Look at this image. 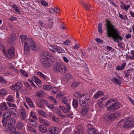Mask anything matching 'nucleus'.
I'll return each instance as SVG.
<instances>
[{"label":"nucleus","instance_id":"obj_24","mask_svg":"<svg viewBox=\"0 0 134 134\" xmlns=\"http://www.w3.org/2000/svg\"><path fill=\"white\" fill-rule=\"evenodd\" d=\"M38 127L39 131L42 133H45L47 131V128L43 125H39Z\"/></svg>","mask_w":134,"mask_h":134},{"label":"nucleus","instance_id":"obj_54","mask_svg":"<svg viewBox=\"0 0 134 134\" xmlns=\"http://www.w3.org/2000/svg\"><path fill=\"white\" fill-rule=\"evenodd\" d=\"M58 91V88L56 87H54L52 89V92L54 94L56 93Z\"/></svg>","mask_w":134,"mask_h":134},{"label":"nucleus","instance_id":"obj_21","mask_svg":"<svg viewBox=\"0 0 134 134\" xmlns=\"http://www.w3.org/2000/svg\"><path fill=\"white\" fill-rule=\"evenodd\" d=\"M104 92L101 91H99L93 96V97L97 99L100 97L102 95L104 94Z\"/></svg>","mask_w":134,"mask_h":134},{"label":"nucleus","instance_id":"obj_62","mask_svg":"<svg viewBox=\"0 0 134 134\" xmlns=\"http://www.w3.org/2000/svg\"><path fill=\"white\" fill-rule=\"evenodd\" d=\"M130 69H128L127 70L125 74V76L126 77H128L130 75Z\"/></svg>","mask_w":134,"mask_h":134},{"label":"nucleus","instance_id":"obj_43","mask_svg":"<svg viewBox=\"0 0 134 134\" xmlns=\"http://www.w3.org/2000/svg\"><path fill=\"white\" fill-rule=\"evenodd\" d=\"M12 7L14 8L16 13H19L20 10L19 7L15 5H12Z\"/></svg>","mask_w":134,"mask_h":134},{"label":"nucleus","instance_id":"obj_37","mask_svg":"<svg viewBox=\"0 0 134 134\" xmlns=\"http://www.w3.org/2000/svg\"><path fill=\"white\" fill-rule=\"evenodd\" d=\"M49 116L50 118L52 119L53 121H56L58 122L59 121V119L55 117L52 114H50L49 115Z\"/></svg>","mask_w":134,"mask_h":134},{"label":"nucleus","instance_id":"obj_58","mask_svg":"<svg viewBox=\"0 0 134 134\" xmlns=\"http://www.w3.org/2000/svg\"><path fill=\"white\" fill-rule=\"evenodd\" d=\"M63 94L60 92L58 93L56 95V97L58 98H62L63 97Z\"/></svg>","mask_w":134,"mask_h":134},{"label":"nucleus","instance_id":"obj_28","mask_svg":"<svg viewBox=\"0 0 134 134\" xmlns=\"http://www.w3.org/2000/svg\"><path fill=\"white\" fill-rule=\"evenodd\" d=\"M38 114L40 115L44 118H47L48 115L44 111L41 110H38Z\"/></svg>","mask_w":134,"mask_h":134},{"label":"nucleus","instance_id":"obj_13","mask_svg":"<svg viewBox=\"0 0 134 134\" xmlns=\"http://www.w3.org/2000/svg\"><path fill=\"white\" fill-rule=\"evenodd\" d=\"M38 119L39 122L41 123L44 125L46 126H48L50 124V123L49 121L41 117H39Z\"/></svg>","mask_w":134,"mask_h":134},{"label":"nucleus","instance_id":"obj_52","mask_svg":"<svg viewBox=\"0 0 134 134\" xmlns=\"http://www.w3.org/2000/svg\"><path fill=\"white\" fill-rule=\"evenodd\" d=\"M30 115L34 119L36 120H37V117L35 113L33 111H31L30 112Z\"/></svg>","mask_w":134,"mask_h":134},{"label":"nucleus","instance_id":"obj_6","mask_svg":"<svg viewBox=\"0 0 134 134\" xmlns=\"http://www.w3.org/2000/svg\"><path fill=\"white\" fill-rule=\"evenodd\" d=\"M119 123L120 124V125L123 124V126L125 128L133 127H134V118H128L125 122L123 120H122L119 122Z\"/></svg>","mask_w":134,"mask_h":134},{"label":"nucleus","instance_id":"obj_2","mask_svg":"<svg viewBox=\"0 0 134 134\" xmlns=\"http://www.w3.org/2000/svg\"><path fill=\"white\" fill-rule=\"evenodd\" d=\"M121 105L120 103L116 102L107 107V110L111 112H109L107 115L104 116V120L105 121H107L108 120H112L117 117L120 116L121 115L120 112L114 113L113 111L119 109Z\"/></svg>","mask_w":134,"mask_h":134},{"label":"nucleus","instance_id":"obj_11","mask_svg":"<svg viewBox=\"0 0 134 134\" xmlns=\"http://www.w3.org/2000/svg\"><path fill=\"white\" fill-rule=\"evenodd\" d=\"M20 116L21 119L25 120L26 117V113L24 108L21 107L20 110Z\"/></svg>","mask_w":134,"mask_h":134},{"label":"nucleus","instance_id":"obj_33","mask_svg":"<svg viewBox=\"0 0 134 134\" xmlns=\"http://www.w3.org/2000/svg\"><path fill=\"white\" fill-rule=\"evenodd\" d=\"M88 134H97V132L94 128H90L88 131Z\"/></svg>","mask_w":134,"mask_h":134},{"label":"nucleus","instance_id":"obj_46","mask_svg":"<svg viewBox=\"0 0 134 134\" xmlns=\"http://www.w3.org/2000/svg\"><path fill=\"white\" fill-rule=\"evenodd\" d=\"M80 82L79 81H74L72 82L71 86L72 87H77L79 85H80Z\"/></svg>","mask_w":134,"mask_h":134},{"label":"nucleus","instance_id":"obj_42","mask_svg":"<svg viewBox=\"0 0 134 134\" xmlns=\"http://www.w3.org/2000/svg\"><path fill=\"white\" fill-rule=\"evenodd\" d=\"M88 109L87 107L86 108H85L82 109L81 110V114L84 116L85 115L87 114L88 112Z\"/></svg>","mask_w":134,"mask_h":134},{"label":"nucleus","instance_id":"obj_60","mask_svg":"<svg viewBox=\"0 0 134 134\" xmlns=\"http://www.w3.org/2000/svg\"><path fill=\"white\" fill-rule=\"evenodd\" d=\"M41 3L42 5L46 6L48 5V3L45 1L42 0L41 1Z\"/></svg>","mask_w":134,"mask_h":134},{"label":"nucleus","instance_id":"obj_45","mask_svg":"<svg viewBox=\"0 0 134 134\" xmlns=\"http://www.w3.org/2000/svg\"><path fill=\"white\" fill-rule=\"evenodd\" d=\"M98 31L100 34H101L102 33V24L101 23H99L98 24Z\"/></svg>","mask_w":134,"mask_h":134},{"label":"nucleus","instance_id":"obj_1","mask_svg":"<svg viewBox=\"0 0 134 134\" xmlns=\"http://www.w3.org/2000/svg\"><path fill=\"white\" fill-rule=\"evenodd\" d=\"M107 34L108 37L111 38L113 41L118 43V46L122 47V43L119 41H121L123 39L121 36L120 31L116 28L115 26L113 25L109 20L106 21Z\"/></svg>","mask_w":134,"mask_h":134},{"label":"nucleus","instance_id":"obj_35","mask_svg":"<svg viewBox=\"0 0 134 134\" xmlns=\"http://www.w3.org/2000/svg\"><path fill=\"white\" fill-rule=\"evenodd\" d=\"M72 105L74 108H77L78 105V101L76 99H73Z\"/></svg>","mask_w":134,"mask_h":134},{"label":"nucleus","instance_id":"obj_22","mask_svg":"<svg viewBox=\"0 0 134 134\" xmlns=\"http://www.w3.org/2000/svg\"><path fill=\"white\" fill-rule=\"evenodd\" d=\"M80 99H83V100H89L90 99V94H89L85 93L82 95Z\"/></svg>","mask_w":134,"mask_h":134},{"label":"nucleus","instance_id":"obj_59","mask_svg":"<svg viewBox=\"0 0 134 134\" xmlns=\"http://www.w3.org/2000/svg\"><path fill=\"white\" fill-rule=\"evenodd\" d=\"M95 41L98 43L102 44L103 42V41L99 38H96Z\"/></svg>","mask_w":134,"mask_h":134},{"label":"nucleus","instance_id":"obj_63","mask_svg":"<svg viewBox=\"0 0 134 134\" xmlns=\"http://www.w3.org/2000/svg\"><path fill=\"white\" fill-rule=\"evenodd\" d=\"M71 43L70 41L69 40H67L64 42L63 43L67 45H69Z\"/></svg>","mask_w":134,"mask_h":134},{"label":"nucleus","instance_id":"obj_3","mask_svg":"<svg viewBox=\"0 0 134 134\" xmlns=\"http://www.w3.org/2000/svg\"><path fill=\"white\" fill-rule=\"evenodd\" d=\"M41 57L42 64L45 67L50 66L54 61V59L52 55L47 51H43Z\"/></svg>","mask_w":134,"mask_h":134},{"label":"nucleus","instance_id":"obj_56","mask_svg":"<svg viewBox=\"0 0 134 134\" xmlns=\"http://www.w3.org/2000/svg\"><path fill=\"white\" fill-rule=\"evenodd\" d=\"M7 103L9 107H13L15 108L16 107V106L15 104L11 103L10 102H7Z\"/></svg>","mask_w":134,"mask_h":134},{"label":"nucleus","instance_id":"obj_50","mask_svg":"<svg viewBox=\"0 0 134 134\" xmlns=\"http://www.w3.org/2000/svg\"><path fill=\"white\" fill-rule=\"evenodd\" d=\"M81 96V93L79 92H76L74 94L75 97L76 98H79V99Z\"/></svg>","mask_w":134,"mask_h":134},{"label":"nucleus","instance_id":"obj_61","mask_svg":"<svg viewBox=\"0 0 134 134\" xmlns=\"http://www.w3.org/2000/svg\"><path fill=\"white\" fill-rule=\"evenodd\" d=\"M119 15L120 17L121 18V19L123 20H125V18L127 17V16L126 15L123 16L122 15L120 14V13L119 14Z\"/></svg>","mask_w":134,"mask_h":134},{"label":"nucleus","instance_id":"obj_12","mask_svg":"<svg viewBox=\"0 0 134 134\" xmlns=\"http://www.w3.org/2000/svg\"><path fill=\"white\" fill-rule=\"evenodd\" d=\"M65 107L62 106H59L60 109L64 113H66L68 112L70 109V107L69 104L65 105Z\"/></svg>","mask_w":134,"mask_h":134},{"label":"nucleus","instance_id":"obj_29","mask_svg":"<svg viewBox=\"0 0 134 134\" xmlns=\"http://www.w3.org/2000/svg\"><path fill=\"white\" fill-rule=\"evenodd\" d=\"M37 74L38 76L42 78L44 80H48V77L44 75L42 72L40 71L38 72Z\"/></svg>","mask_w":134,"mask_h":134},{"label":"nucleus","instance_id":"obj_26","mask_svg":"<svg viewBox=\"0 0 134 134\" xmlns=\"http://www.w3.org/2000/svg\"><path fill=\"white\" fill-rule=\"evenodd\" d=\"M50 47L52 48H49V49L52 51V52L53 53H55L56 51L58 52V49H59V46H58L55 45H52L50 46Z\"/></svg>","mask_w":134,"mask_h":134},{"label":"nucleus","instance_id":"obj_51","mask_svg":"<svg viewBox=\"0 0 134 134\" xmlns=\"http://www.w3.org/2000/svg\"><path fill=\"white\" fill-rule=\"evenodd\" d=\"M57 113L58 115L63 119H64L66 117V116L64 115L60 111H58Z\"/></svg>","mask_w":134,"mask_h":134},{"label":"nucleus","instance_id":"obj_64","mask_svg":"<svg viewBox=\"0 0 134 134\" xmlns=\"http://www.w3.org/2000/svg\"><path fill=\"white\" fill-rule=\"evenodd\" d=\"M41 100L43 105H46V106L47 105L48 102L46 100L43 99H41Z\"/></svg>","mask_w":134,"mask_h":134},{"label":"nucleus","instance_id":"obj_5","mask_svg":"<svg viewBox=\"0 0 134 134\" xmlns=\"http://www.w3.org/2000/svg\"><path fill=\"white\" fill-rule=\"evenodd\" d=\"M53 69L55 72H59L63 74L67 71L66 67L65 65L60 63H55L54 65Z\"/></svg>","mask_w":134,"mask_h":134},{"label":"nucleus","instance_id":"obj_31","mask_svg":"<svg viewBox=\"0 0 134 134\" xmlns=\"http://www.w3.org/2000/svg\"><path fill=\"white\" fill-rule=\"evenodd\" d=\"M15 40L16 37L15 36L13 35H11L10 38L8 39V41L10 43L14 44L15 43Z\"/></svg>","mask_w":134,"mask_h":134},{"label":"nucleus","instance_id":"obj_44","mask_svg":"<svg viewBox=\"0 0 134 134\" xmlns=\"http://www.w3.org/2000/svg\"><path fill=\"white\" fill-rule=\"evenodd\" d=\"M78 130L76 131L74 133V134H80L81 131L82 130V128L81 126H79L77 127Z\"/></svg>","mask_w":134,"mask_h":134},{"label":"nucleus","instance_id":"obj_9","mask_svg":"<svg viewBox=\"0 0 134 134\" xmlns=\"http://www.w3.org/2000/svg\"><path fill=\"white\" fill-rule=\"evenodd\" d=\"M14 49L13 47H11L6 52L5 51L4 49H3V52L5 56L9 59L13 57L14 56Z\"/></svg>","mask_w":134,"mask_h":134},{"label":"nucleus","instance_id":"obj_55","mask_svg":"<svg viewBox=\"0 0 134 134\" xmlns=\"http://www.w3.org/2000/svg\"><path fill=\"white\" fill-rule=\"evenodd\" d=\"M58 52L59 53H65V52L64 49L59 47Z\"/></svg>","mask_w":134,"mask_h":134},{"label":"nucleus","instance_id":"obj_10","mask_svg":"<svg viewBox=\"0 0 134 134\" xmlns=\"http://www.w3.org/2000/svg\"><path fill=\"white\" fill-rule=\"evenodd\" d=\"M28 46H29L30 49L34 51L37 50L38 48L35 44V42L32 38H29L28 39Z\"/></svg>","mask_w":134,"mask_h":134},{"label":"nucleus","instance_id":"obj_49","mask_svg":"<svg viewBox=\"0 0 134 134\" xmlns=\"http://www.w3.org/2000/svg\"><path fill=\"white\" fill-rule=\"evenodd\" d=\"M50 9H51V10L53 11V12L58 13H59V9L57 7H55L54 8H50Z\"/></svg>","mask_w":134,"mask_h":134},{"label":"nucleus","instance_id":"obj_39","mask_svg":"<svg viewBox=\"0 0 134 134\" xmlns=\"http://www.w3.org/2000/svg\"><path fill=\"white\" fill-rule=\"evenodd\" d=\"M52 87V86L49 85H45L43 86V89L45 90H50Z\"/></svg>","mask_w":134,"mask_h":134},{"label":"nucleus","instance_id":"obj_48","mask_svg":"<svg viewBox=\"0 0 134 134\" xmlns=\"http://www.w3.org/2000/svg\"><path fill=\"white\" fill-rule=\"evenodd\" d=\"M20 71L21 73L24 76L26 77H29L28 74L24 70L20 69Z\"/></svg>","mask_w":134,"mask_h":134},{"label":"nucleus","instance_id":"obj_8","mask_svg":"<svg viewBox=\"0 0 134 134\" xmlns=\"http://www.w3.org/2000/svg\"><path fill=\"white\" fill-rule=\"evenodd\" d=\"M23 88V84L20 82H17L13 84L10 86L11 89L14 91H18Z\"/></svg>","mask_w":134,"mask_h":134},{"label":"nucleus","instance_id":"obj_30","mask_svg":"<svg viewBox=\"0 0 134 134\" xmlns=\"http://www.w3.org/2000/svg\"><path fill=\"white\" fill-rule=\"evenodd\" d=\"M117 78V79H116L115 77H114L112 79H111V80L112 82H114L115 83L118 84L119 83V80H120L121 78L118 75Z\"/></svg>","mask_w":134,"mask_h":134},{"label":"nucleus","instance_id":"obj_36","mask_svg":"<svg viewBox=\"0 0 134 134\" xmlns=\"http://www.w3.org/2000/svg\"><path fill=\"white\" fill-rule=\"evenodd\" d=\"M27 129L28 131L32 132L35 133H36V130L29 125H27Z\"/></svg>","mask_w":134,"mask_h":134},{"label":"nucleus","instance_id":"obj_17","mask_svg":"<svg viewBox=\"0 0 134 134\" xmlns=\"http://www.w3.org/2000/svg\"><path fill=\"white\" fill-rule=\"evenodd\" d=\"M32 79L33 81H34L36 83L37 85L39 87H41L42 85L41 83V81L38 78L34 76H33L32 77Z\"/></svg>","mask_w":134,"mask_h":134},{"label":"nucleus","instance_id":"obj_47","mask_svg":"<svg viewBox=\"0 0 134 134\" xmlns=\"http://www.w3.org/2000/svg\"><path fill=\"white\" fill-rule=\"evenodd\" d=\"M72 78V76L69 74H67L64 76V78L66 79V81L70 79H71Z\"/></svg>","mask_w":134,"mask_h":134},{"label":"nucleus","instance_id":"obj_19","mask_svg":"<svg viewBox=\"0 0 134 134\" xmlns=\"http://www.w3.org/2000/svg\"><path fill=\"white\" fill-rule=\"evenodd\" d=\"M58 129L57 127L52 126L49 128L48 131L49 132L53 134H57Z\"/></svg>","mask_w":134,"mask_h":134},{"label":"nucleus","instance_id":"obj_53","mask_svg":"<svg viewBox=\"0 0 134 134\" xmlns=\"http://www.w3.org/2000/svg\"><path fill=\"white\" fill-rule=\"evenodd\" d=\"M131 53L133 55L132 56H131L129 55L128 56L129 58L131 59L134 60V50L131 51Z\"/></svg>","mask_w":134,"mask_h":134},{"label":"nucleus","instance_id":"obj_25","mask_svg":"<svg viewBox=\"0 0 134 134\" xmlns=\"http://www.w3.org/2000/svg\"><path fill=\"white\" fill-rule=\"evenodd\" d=\"M7 103L3 102L1 103L0 105V109L3 110H6L8 109V108L7 106Z\"/></svg>","mask_w":134,"mask_h":134},{"label":"nucleus","instance_id":"obj_16","mask_svg":"<svg viewBox=\"0 0 134 134\" xmlns=\"http://www.w3.org/2000/svg\"><path fill=\"white\" fill-rule=\"evenodd\" d=\"M26 122L36 127L37 125V123L36 121L31 119H27L26 120Z\"/></svg>","mask_w":134,"mask_h":134},{"label":"nucleus","instance_id":"obj_41","mask_svg":"<svg viewBox=\"0 0 134 134\" xmlns=\"http://www.w3.org/2000/svg\"><path fill=\"white\" fill-rule=\"evenodd\" d=\"M6 100L8 101L13 102L14 101V99L13 96L11 95H10L8 96V97L7 98Z\"/></svg>","mask_w":134,"mask_h":134},{"label":"nucleus","instance_id":"obj_34","mask_svg":"<svg viewBox=\"0 0 134 134\" xmlns=\"http://www.w3.org/2000/svg\"><path fill=\"white\" fill-rule=\"evenodd\" d=\"M79 100L80 102V104L81 106L83 107L86 106V104H87V103H86L85 102L86 100H84L83 99L80 98Z\"/></svg>","mask_w":134,"mask_h":134},{"label":"nucleus","instance_id":"obj_27","mask_svg":"<svg viewBox=\"0 0 134 134\" xmlns=\"http://www.w3.org/2000/svg\"><path fill=\"white\" fill-rule=\"evenodd\" d=\"M24 126V124L22 122L19 121L16 123V127L18 129H21Z\"/></svg>","mask_w":134,"mask_h":134},{"label":"nucleus","instance_id":"obj_57","mask_svg":"<svg viewBox=\"0 0 134 134\" xmlns=\"http://www.w3.org/2000/svg\"><path fill=\"white\" fill-rule=\"evenodd\" d=\"M114 101L113 99H109L105 103V105L106 106H107L110 103H112Z\"/></svg>","mask_w":134,"mask_h":134},{"label":"nucleus","instance_id":"obj_40","mask_svg":"<svg viewBox=\"0 0 134 134\" xmlns=\"http://www.w3.org/2000/svg\"><path fill=\"white\" fill-rule=\"evenodd\" d=\"M7 94V91L4 89H1L0 90V96H3Z\"/></svg>","mask_w":134,"mask_h":134},{"label":"nucleus","instance_id":"obj_32","mask_svg":"<svg viewBox=\"0 0 134 134\" xmlns=\"http://www.w3.org/2000/svg\"><path fill=\"white\" fill-rule=\"evenodd\" d=\"M36 104L39 108H44L43 105V104L41 99H38L36 101Z\"/></svg>","mask_w":134,"mask_h":134},{"label":"nucleus","instance_id":"obj_38","mask_svg":"<svg viewBox=\"0 0 134 134\" xmlns=\"http://www.w3.org/2000/svg\"><path fill=\"white\" fill-rule=\"evenodd\" d=\"M125 63H123L121 66H118L117 67L116 69L117 70H122L125 68Z\"/></svg>","mask_w":134,"mask_h":134},{"label":"nucleus","instance_id":"obj_7","mask_svg":"<svg viewBox=\"0 0 134 134\" xmlns=\"http://www.w3.org/2000/svg\"><path fill=\"white\" fill-rule=\"evenodd\" d=\"M20 39L22 43L24 42V51L26 54H27L30 51L29 47L28 46V40H27V37L25 35H20Z\"/></svg>","mask_w":134,"mask_h":134},{"label":"nucleus","instance_id":"obj_15","mask_svg":"<svg viewBox=\"0 0 134 134\" xmlns=\"http://www.w3.org/2000/svg\"><path fill=\"white\" fill-rule=\"evenodd\" d=\"M127 4H123L121 5V8L122 9H125L127 10L132 5V3L130 1H127Z\"/></svg>","mask_w":134,"mask_h":134},{"label":"nucleus","instance_id":"obj_4","mask_svg":"<svg viewBox=\"0 0 134 134\" xmlns=\"http://www.w3.org/2000/svg\"><path fill=\"white\" fill-rule=\"evenodd\" d=\"M16 122V120L14 118L10 119L6 121H3V125L5 126V131L8 132L14 131L15 128L12 126Z\"/></svg>","mask_w":134,"mask_h":134},{"label":"nucleus","instance_id":"obj_23","mask_svg":"<svg viewBox=\"0 0 134 134\" xmlns=\"http://www.w3.org/2000/svg\"><path fill=\"white\" fill-rule=\"evenodd\" d=\"M81 3L86 10L89 11L92 9V8L91 7V5L90 4L83 2H81Z\"/></svg>","mask_w":134,"mask_h":134},{"label":"nucleus","instance_id":"obj_20","mask_svg":"<svg viewBox=\"0 0 134 134\" xmlns=\"http://www.w3.org/2000/svg\"><path fill=\"white\" fill-rule=\"evenodd\" d=\"M11 115V113L10 112H6L4 113L3 115V121H4V120L10 118Z\"/></svg>","mask_w":134,"mask_h":134},{"label":"nucleus","instance_id":"obj_18","mask_svg":"<svg viewBox=\"0 0 134 134\" xmlns=\"http://www.w3.org/2000/svg\"><path fill=\"white\" fill-rule=\"evenodd\" d=\"M44 92L41 90L36 91L35 93V96L39 98L43 97L44 96Z\"/></svg>","mask_w":134,"mask_h":134},{"label":"nucleus","instance_id":"obj_14","mask_svg":"<svg viewBox=\"0 0 134 134\" xmlns=\"http://www.w3.org/2000/svg\"><path fill=\"white\" fill-rule=\"evenodd\" d=\"M25 98L26 102L29 106L31 108H34V104L31 99L30 98L27 97H25Z\"/></svg>","mask_w":134,"mask_h":134}]
</instances>
